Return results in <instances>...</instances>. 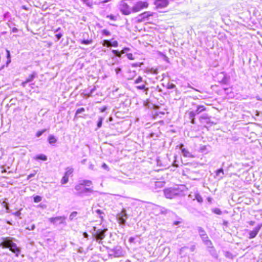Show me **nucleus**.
I'll list each match as a JSON object with an SVG mask.
<instances>
[{
	"instance_id": "nucleus-20",
	"label": "nucleus",
	"mask_w": 262,
	"mask_h": 262,
	"mask_svg": "<svg viewBox=\"0 0 262 262\" xmlns=\"http://www.w3.org/2000/svg\"><path fill=\"white\" fill-rule=\"evenodd\" d=\"M193 200H196L199 203H202L203 201L202 197L197 191L194 192V198Z\"/></svg>"
},
{
	"instance_id": "nucleus-17",
	"label": "nucleus",
	"mask_w": 262,
	"mask_h": 262,
	"mask_svg": "<svg viewBox=\"0 0 262 262\" xmlns=\"http://www.w3.org/2000/svg\"><path fill=\"white\" fill-rule=\"evenodd\" d=\"M201 120H204L207 123H211L210 117L207 114H204L200 116Z\"/></svg>"
},
{
	"instance_id": "nucleus-48",
	"label": "nucleus",
	"mask_w": 262,
	"mask_h": 262,
	"mask_svg": "<svg viewBox=\"0 0 262 262\" xmlns=\"http://www.w3.org/2000/svg\"><path fill=\"white\" fill-rule=\"evenodd\" d=\"M150 73H151L152 74H158V70H157V69H154L153 68H151L150 70Z\"/></svg>"
},
{
	"instance_id": "nucleus-32",
	"label": "nucleus",
	"mask_w": 262,
	"mask_h": 262,
	"mask_svg": "<svg viewBox=\"0 0 262 262\" xmlns=\"http://www.w3.org/2000/svg\"><path fill=\"white\" fill-rule=\"evenodd\" d=\"M113 39L110 40V46H112L114 47H117L118 46V42L116 40H112Z\"/></svg>"
},
{
	"instance_id": "nucleus-62",
	"label": "nucleus",
	"mask_w": 262,
	"mask_h": 262,
	"mask_svg": "<svg viewBox=\"0 0 262 262\" xmlns=\"http://www.w3.org/2000/svg\"><path fill=\"white\" fill-rule=\"evenodd\" d=\"M195 249V246L194 245L191 246L190 248V250L191 251H193Z\"/></svg>"
},
{
	"instance_id": "nucleus-49",
	"label": "nucleus",
	"mask_w": 262,
	"mask_h": 262,
	"mask_svg": "<svg viewBox=\"0 0 262 262\" xmlns=\"http://www.w3.org/2000/svg\"><path fill=\"white\" fill-rule=\"evenodd\" d=\"M201 237L203 242L206 241V239H209L208 235L207 234H205V236H201Z\"/></svg>"
},
{
	"instance_id": "nucleus-18",
	"label": "nucleus",
	"mask_w": 262,
	"mask_h": 262,
	"mask_svg": "<svg viewBox=\"0 0 262 262\" xmlns=\"http://www.w3.org/2000/svg\"><path fill=\"white\" fill-rule=\"evenodd\" d=\"M37 73L36 72H33L31 74H30L28 78L26 79L27 82H32L34 78L37 77Z\"/></svg>"
},
{
	"instance_id": "nucleus-40",
	"label": "nucleus",
	"mask_w": 262,
	"mask_h": 262,
	"mask_svg": "<svg viewBox=\"0 0 262 262\" xmlns=\"http://www.w3.org/2000/svg\"><path fill=\"white\" fill-rule=\"evenodd\" d=\"M46 129H42L41 130H39L38 131L36 134V136L37 137H40L45 132H46Z\"/></svg>"
},
{
	"instance_id": "nucleus-21",
	"label": "nucleus",
	"mask_w": 262,
	"mask_h": 262,
	"mask_svg": "<svg viewBox=\"0 0 262 262\" xmlns=\"http://www.w3.org/2000/svg\"><path fill=\"white\" fill-rule=\"evenodd\" d=\"M35 159L36 160H41L43 161H46L47 160V157L46 155L43 154H39L37 155L35 157Z\"/></svg>"
},
{
	"instance_id": "nucleus-36",
	"label": "nucleus",
	"mask_w": 262,
	"mask_h": 262,
	"mask_svg": "<svg viewBox=\"0 0 262 262\" xmlns=\"http://www.w3.org/2000/svg\"><path fill=\"white\" fill-rule=\"evenodd\" d=\"M110 40H104L102 42V46L104 47H110Z\"/></svg>"
},
{
	"instance_id": "nucleus-57",
	"label": "nucleus",
	"mask_w": 262,
	"mask_h": 262,
	"mask_svg": "<svg viewBox=\"0 0 262 262\" xmlns=\"http://www.w3.org/2000/svg\"><path fill=\"white\" fill-rule=\"evenodd\" d=\"M121 71V69L120 68H117L116 69H115V72L116 73V74H118L119 72H120Z\"/></svg>"
},
{
	"instance_id": "nucleus-41",
	"label": "nucleus",
	"mask_w": 262,
	"mask_h": 262,
	"mask_svg": "<svg viewBox=\"0 0 262 262\" xmlns=\"http://www.w3.org/2000/svg\"><path fill=\"white\" fill-rule=\"evenodd\" d=\"M102 33L103 35L107 36L111 35L110 32L106 29H104V30H102Z\"/></svg>"
},
{
	"instance_id": "nucleus-23",
	"label": "nucleus",
	"mask_w": 262,
	"mask_h": 262,
	"mask_svg": "<svg viewBox=\"0 0 262 262\" xmlns=\"http://www.w3.org/2000/svg\"><path fill=\"white\" fill-rule=\"evenodd\" d=\"M224 175V171L222 168L219 169L216 171V176L219 177L220 179L223 178Z\"/></svg>"
},
{
	"instance_id": "nucleus-15",
	"label": "nucleus",
	"mask_w": 262,
	"mask_h": 262,
	"mask_svg": "<svg viewBox=\"0 0 262 262\" xmlns=\"http://www.w3.org/2000/svg\"><path fill=\"white\" fill-rule=\"evenodd\" d=\"M184 145L181 144L180 145V149H181L182 153L183 155V156L185 157H192V156L190 152H189L187 149L183 148Z\"/></svg>"
},
{
	"instance_id": "nucleus-7",
	"label": "nucleus",
	"mask_w": 262,
	"mask_h": 262,
	"mask_svg": "<svg viewBox=\"0 0 262 262\" xmlns=\"http://www.w3.org/2000/svg\"><path fill=\"white\" fill-rule=\"evenodd\" d=\"M84 185L82 184L81 181H80L78 184L75 186V189L77 191L78 194L82 195L93 191L91 189L84 188Z\"/></svg>"
},
{
	"instance_id": "nucleus-9",
	"label": "nucleus",
	"mask_w": 262,
	"mask_h": 262,
	"mask_svg": "<svg viewBox=\"0 0 262 262\" xmlns=\"http://www.w3.org/2000/svg\"><path fill=\"white\" fill-rule=\"evenodd\" d=\"M152 15L153 13L149 11H146L139 14L137 17V19L139 22L147 21L148 20L149 17L152 16Z\"/></svg>"
},
{
	"instance_id": "nucleus-58",
	"label": "nucleus",
	"mask_w": 262,
	"mask_h": 262,
	"mask_svg": "<svg viewBox=\"0 0 262 262\" xmlns=\"http://www.w3.org/2000/svg\"><path fill=\"white\" fill-rule=\"evenodd\" d=\"M141 63H136L132 64V67H140Z\"/></svg>"
},
{
	"instance_id": "nucleus-2",
	"label": "nucleus",
	"mask_w": 262,
	"mask_h": 262,
	"mask_svg": "<svg viewBox=\"0 0 262 262\" xmlns=\"http://www.w3.org/2000/svg\"><path fill=\"white\" fill-rule=\"evenodd\" d=\"M132 2L130 0H122L119 4V9L122 14L127 15L133 12V9L130 7Z\"/></svg>"
},
{
	"instance_id": "nucleus-63",
	"label": "nucleus",
	"mask_w": 262,
	"mask_h": 262,
	"mask_svg": "<svg viewBox=\"0 0 262 262\" xmlns=\"http://www.w3.org/2000/svg\"><path fill=\"white\" fill-rule=\"evenodd\" d=\"M96 211L97 213L99 215H101L102 213V211L100 209H97Z\"/></svg>"
},
{
	"instance_id": "nucleus-6",
	"label": "nucleus",
	"mask_w": 262,
	"mask_h": 262,
	"mask_svg": "<svg viewBox=\"0 0 262 262\" xmlns=\"http://www.w3.org/2000/svg\"><path fill=\"white\" fill-rule=\"evenodd\" d=\"M108 255L111 256L118 257L123 255L122 248L120 246H116L113 249H109L108 251Z\"/></svg>"
},
{
	"instance_id": "nucleus-35",
	"label": "nucleus",
	"mask_w": 262,
	"mask_h": 262,
	"mask_svg": "<svg viewBox=\"0 0 262 262\" xmlns=\"http://www.w3.org/2000/svg\"><path fill=\"white\" fill-rule=\"evenodd\" d=\"M112 52L116 56H117L118 57H121V52L119 51L118 50H113Z\"/></svg>"
},
{
	"instance_id": "nucleus-24",
	"label": "nucleus",
	"mask_w": 262,
	"mask_h": 262,
	"mask_svg": "<svg viewBox=\"0 0 262 262\" xmlns=\"http://www.w3.org/2000/svg\"><path fill=\"white\" fill-rule=\"evenodd\" d=\"M73 172V168L71 167H68L66 169V171L65 172L64 175L67 176V177H69L70 175L72 174Z\"/></svg>"
},
{
	"instance_id": "nucleus-50",
	"label": "nucleus",
	"mask_w": 262,
	"mask_h": 262,
	"mask_svg": "<svg viewBox=\"0 0 262 262\" xmlns=\"http://www.w3.org/2000/svg\"><path fill=\"white\" fill-rule=\"evenodd\" d=\"M6 53H7V59L11 58V54L10 52L8 50H6Z\"/></svg>"
},
{
	"instance_id": "nucleus-51",
	"label": "nucleus",
	"mask_w": 262,
	"mask_h": 262,
	"mask_svg": "<svg viewBox=\"0 0 262 262\" xmlns=\"http://www.w3.org/2000/svg\"><path fill=\"white\" fill-rule=\"evenodd\" d=\"M102 167L104 169H106L107 170H108V166L105 164V163H103L102 165Z\"/></svg>"
},
{
	"instance_id": "nucleus-61",
	"label": "nucleus",
	"mask_w": 262,
	"mask_h": 262,
	"mask_svg": "<svg viewBox=\"0 0 262 262\" xmlns=\"http://www.w3.org/2000/svg\"><path fill=\"white\" fill-rule=\"evenodd\" d=\"M28 82H27L26 80L23 81L22 83H21V85L23 86V87H25L27 83H28Z\"/></svg>"
},
{
	"instance_id": "nucleus-16",
	"label": "nucleus",
	"mask_w": 262,
	"mask_h": 262,
	"mask_svg": "<svg viewBox=\"0 0 262 262\" xmlns=\"http://www.w3.org/2000/svg\"><path fill=\"white\" fill-rule=\"evenodd\" d=\"M206 110L207 109L205 106L199 105L196 106V109L195 111H193V112L195 113L196 115H198Z\"/></svg>"
},
{
	"instance_id": "nucleus-59",
	"label": "nucleus",
	"mask_w": 262,
	"mask_h": 262,
	"mask_svg": "<svg viewBox=\"0 0 262 262\" xmlns=\"http://www.w3.org/2000/svg\"><path fill=\"white\" fill-rule=\"evenodd\" d=\"M106 107L105 106L102 107V108H101L100 110V111L101 112H104L106 110Z\"/></svg>"
},
{
	"instance_id": "nucleus-39",
	"label": "nucleus",
	"mask_w": 262,
	"mask_h": 262,
	"mask_svg": "<svg viewBox=\"0 0 262 262\" xmlns=\"http://www.w3.org/2000/svg\"><path fill=\"white\" fill-rule=\"evenodd\" d=\"M196 115L193 112V111H190L189 113V119H194Z\"/></svg>"
},
{
	"instance_id": "nucleus-30",
	"label": "nucleus",
	"mask_w": 262,
	"mask_h": 262,
	"mask_svg": "<svg viewBox=\"0 0 262 262\" xmlns=\"http://www.w3.org/2000/svg\"><path fill=\"white\" fill-rule=\"evenodd\" d=\"M212 211L213 213L216 214L221 215L222 213V211L218 208H213Z\"/></svg>"
},
{
	"instance_id": "nucleus-10",
	"label": "nucleus",
	"mask_w": 262,
	"mask_h": 262,
	"mask_svg": "<svg viewBox=\"0 0 262 262\" xmlns=\"http://www.w3.org/2000/svg\"><path fill=\"white\" fill-rule=\"evenodd\" d=\"M66 218L63 216H57L55 217H51L49 219L50 222L56 225L65 224Z\"/></svg>"
},
{
	"instance_id": "nucleus-38",
	"label": "nucleus",
	"mask_w": 262,
	"mask_h": 262,
	"mask_svg": "<svg viewBox=\"0 0 262 262\" xmlns=\"http://www.w3.org/2000/svg\"><path fill=\"white\" fill-rule=\"evenodd\" d=\"M41 197L39 195H36L34 197V202L35 203H39L41 201Z\"/></svg>"
},
{
	"instance_id": "nucleus-5",
	"label": "nucleus",
	"mask_w": 262,
	"mask_h": 262,
	"mask_svg": "<svg viewBox=\"0 0 262 262\" xmlns=\"http://www.w3.org/2000/svg\"><path fill=\"white\" fill-rule=\"evenodd\" d=\"M148 4L146 2L143 1H138L136 2L133 6L132 7L133 9L132 13H136L140 11L142 9L144 8H146L148 7Z\"/></svg>"
},
{
	"instance_id": "nucleus-11",
	"label": "nucleus",
	"mask_w": 262,
	"mask_h": 262,
	"mask_svg": "<svg viewBox=\"0 0 262 262\" xmlns=\"http://www.w3.org/2000/svg\"><path fill=\"white\" fill-rule=\"evenodd\" d=\"M261 227L262 224H258L257 226L254 227L252 230L250 231L249 232V238L252 239L255 237Z\"/></svg>"
},
{
	"instance_id": "nucleus-56",
	"label": "nucleus",
	"mask_w": 262,
	"mask_h": 262,
	"mask_svg": "<svg viewBox=\"0 0 262 262\" xmlns=\"http://www.w3.org/2000/svg\"><path fill=\"white\" fill-rule=\"evenodd\" d=\"M107 17L109 18L110 19H111V20H115V16H114L113 15H108L107 16Z\"/></svg>"
},
{
	"instance_id": "nucleus-14",
	"label": "nucleus",
	"mask_w": 262,
	"mask_h": 262,
	"mask_svg": "<svg viewBox=\"0 0 262 262\" xmlns=\"http://www.w3.org/2000/svg\"><path fill=\"white\" fill-rule=\"evenodd\" d=\"M146 81H144L143 83L138 84L136 86V88L138 90H143L145 92V93L147 94L149 89L148 88L146 87Z\"/></svg>"
},
{
	"instance_id": "nucleus-31",
	"label": "nucleus",
	"mask_w": 262,
	"mask_h": 262,
	"mask_svg": "<svg viewBox=\"0 0 262 262\" xmlns=\"http://www.w3.org/2000/svg\"><path fill=\"white\" fill-rule=\"evenodd\" d=\"M77 215V212L76 211H73L72 212L69 216L70 220L72 221L74 220Z\"/></svg>"
},
{
	"instance_id": "nucleus-4",
	"label": "nucleus",
	"mask_w": 262,
	"mask_h": 262,
	"mask_svg": "<svg viewBox=\"0 0 262 262\" xmlns=\"http://www.w3.org/2000/svg\"><path fill=\"white\" fill-rule=\"evenodd\" d=\"M181 191L178 188H168L165 189L164 193L165 197L167 199H173L180 195Z\"/></svg>"
},
{
	"instance_id": "nucleus-60",
	"label": "nucleus",
	"mask_w": 262,
	"mask_h": 262,
	"mask_svg": "<svg viewBox=\"0 0 262 262\" xmlns=\"http://www.w3.org/2000/svg\"><path fill=\"white\" fill-rule=\"evenodd\" d=\"M1 169H2V173H5L6 172V169L4 168V166H2L1 167Z\"/></svg>"
},
{
	"instance_id": "nucleus-1",
	"label": "nucleus",
	"mask_w": 262,
	"mask_h": 262,
	"mask_svg": "<svg viewBox=\"0 0 262 262\" xmlns=\"http://www.w3.org/2000/svg\"><path fill=\"white\" fill-rule=\"evenodd\" d=\"M12 239V238L9 237H2L0 246L4 248H9L10 251L18 255L20 253V249L16 244L13 242Z\"/></svg>"
},
{
	"instance_id": "nucleus-37",
	"label": "nucleus",
	"mask_w": 262,
	"mask_h": 262,
	"mask_svg": "<svg viewBox=\"0 0 262 262\" xmlns=\"http://www.w3.org/2000/svg\"><path fill=\"white\" fill-rule=\"evenodd\" d=\"M200 151L204 154H206L208 152L207 150V146L205 145H203L200 147Z\"/></svg>"
},
{
	"instance_id": "nucleus-26",
	"label": "nucleus",
	"mask_w": 262,
	"mask_h": 262,
	"mask_svg": "<svg viewBox=\"0 0 262 262\" xmlns=\"http://www.w3.org/2000/svg\"><path fill=\"white\" fill-rule=\"evenodd\" d=\"M84 186L90 187L92 185V181L90 180H82L80 181Z\"/></svg>"
},
{
	"instance_id": "nucleus-53",
	"label": "nucleus",
	"mask_w": 262,
	"mask_h": 262,
	"mask_svg": "<svg viewBox=\"0 0 262 262\" xmlns=\"http://www.w3.org/2000/svg\"><path fill=\"white\" fill-rule=\"evenodd\" d=\"M35 173H31V174H29V175H28V178H27L28 180L30 179H31V178H32V177H34L35 176Z\"/></svg>"
},
{
	"instance_id": "nucleus-47",
	"label": "nucleus",
	"mask_w": 262,
	"mask_h": 262,
	"mask_svg": "<svg viewBox=\"0 0 262 262\" xmlns=\"http://www.w3.org/2000/svg\"><path fill=\"white\" fill-rule=\"evenodd\" d=\"M95 91V88L94 87V88L90 90V93L89 94H88V95H87V97H90L91 96L92 94L94 93V92Z\"/></svg>"
},
{
	"instance_id": "nucleus-25",
	"label": "nucleus",
	"mask_w": 262,
	"mask_h": 262,
	"mask_svg": "<svg viewBox=\"0 0 262 262\" xmlns=\"http://www.w3.org/2000/svg\"><path fill=\"white\" fill-rule=\"evenodd\" d=\"M203 243L208 248H212L213 249L212 243L210 239H206Z\"/></svg>"
},
{
	"instance_id": "nucleus-3",
	"label": "nucleus",
	"mask_w": 262,
	"mask_h": 262,
	"mask_svg": "<svg viewBox=\"0 0 262 262\" xmlns=\"http://www.w3.org/2000/svg\"><path fill=\"white\" fill-rule=\"evenodd\" d=\"M107 230V229H97L96 227H93L92 233L96 241L98 242L99 244H101L102 243V240L105 237V233Z\"/></svg>"
},
{
	"instance_id": "nucleus-22",
	"label": "nucleus",
	"mask_w": 262,
	"mask_h": 262,
	"mask_svg": "<svg viewBox=\"0 0 262 262\" xmlns=\"http://www.w3.org/2000/svg\"><path fill=\"white\" fill-rule=\"evenodd\" d=\"M145 81L143 80V78L141 76H138L134 82V83L135 84H140L141 83H143Z\"/></svg>"
},
{
	"instance_id": "nucleus-34",
	"label": "nucleus",
	"mask_w": 262,
	"mask_h": 262,
	"mask_svg": "<svg viewBox=\"0 0 262 262\" xmlns=\"http://www.w3.org/2000/svg\"><path fill=\"white\" fill-rule=\"evenodd\" d=\"M84 111H85V109L83 107H81V108H78L76 111L75 115L77 116L79 114L84 112Z\"/></svg>"
},
{
	"instance_id": "nucleus-52",
	"label": "nucleus",
	"mask_w": 262,
	"mask_h": 262,
	"mask_svg": "<svg viewBox=\"0 0 262 262\" xmlns=\"http://www.w3.org/2000/svg\"><path fill=\"white\" fill-rule=\"evenodd\" d=\"M135 237H129L128 241L130 243H135Z\"/></svg>"
},
{
	"instance_id": "nucleus-45",
	"label": "nucleus",
	"mask_w": 262,
	"mask_h": 262,
	"mask_svg": "<svg viewBox=\"0 0 262 262\" xmlns=\"http://www.w3.org/2000/svg\"><path fill=\"white\" fill-rule=\"evenodd\" d=\"M130 49L129 48H127V47H125V48H124L120 52H121V54H124L125 53H126L127 51H129Z\"/></svg>"
},
{
	"instance_id": "nucleus-46",
	"label": "nucleus",
	"mask_w": 262,
	"mask_h": 262,
	"mask_svg": "<svg viewBox=\"0 0 262 262\" xmlns=\"http://www.w3.org/2000/svg\"><path fill=\"white\" fill-rule=\"evenodd\" d=\"M35 228V225H32L30 227H28L26 228V229L27 230H34V229Z\"/></svg>"
},
{
	"instance_id": "nucleus-55",
	"label": "nucleus",
	"mask_w": 262,
	"mask_h": 262,
	"mask_svg": "<svg viewBox=\"0 0 262 262\" xmlns=\"http://www.w3.org/2000/svg\"><path fill=\"white\" fill-rule=\"evenodd\" d=\"M210 249H211L210 250V253H211L212 255H214L215 254V250H214V248L213 247V249H212V248H210Z\"/></svg>"
},
{
	"instance_id": "nucleus-19",
	"label": "nucleus",
	"mask_w": 262,
	"mask_h": 262,
	"mask_svg": "<svg viewBox=\"0 0 262 262\" xmlns=\"http://www.w3.org/2000/svg\"><path fill=\"white\" fill-rule=\"evenodd\" d=\"M49 143L52 145H54L57 142V139L53 135H50L48 137Z\"/></svg>"
},
{
	"instance_id": "nucleus-64",
	"label": "nucleus",
	"mask_w": 262,
	"mask_h": 262,
	"mask_svg": "<svg viewBox=\"0 0 262 262\" xmlns=\"http://www.w3.org/2000/svg\"><path fill=\"white\" fill-rule=\"evenodd\" d=\"M223 224L224 226H227L228 224V222L227 221L224 220Z\"/></svg>"
},
{
	"instance_id": "nucleus-8",
	"label": "nucleus",
	"mask_w": 262,
	"mask_h": 262,
	"mask_svg": "<svg viewBox=\"0 0 262 262\" xmlns=\"http://www.w3.org/2000/svg\"><path fill=\"white\" fill-rule=\"evenodd\" d=\"M117 218L120 225L123 226L126 223V220L127 218V215L126 213V210L123 209L121 212L117 214Z\"/></svg>"
},
{
	"instance_id": "nucleus-12",
	"label": "nucleus",
	"mask_w": 262,
	"mask_h": 262,
	"mask_svg": "<svg viewBox=\"0 0 262 262\" xmlns=\"http://www.w3.org/2000/svg\"><path fill=\"white\" fill-rule=\"evenodd\" d=\"M168 4V0H155V5L157 8H163L166 7Z\"/></svg>"
},
{
	"instance_id": "nucleus-29",
	"label": "nucleus",
	"mask_w": 262,
	"mask_h": 262,
	"mask_svg": "<svg viewBox=\"0 0 262 262\" xmlns=\"http://www.w3.org/2000/svg\"><path fill=\"white\" fill-rule=\"evenodd\" d=\"M93 42V40L92 39H83L80 41V43L84 45H90Z\"/></svg>"
},
{
	"instance_id": "nucleus-27",
	"label": "nucleus",
	"mask_w": 262,
	"mask_h": 262,
	"mask_svg": "<svg viewBox=\"0 0 262 262\" xmlns=\"http://www.w3.org/2000/svg\"><path fill=\"white\" fill-rule=\"evenodd\" d=\"M103 119H104L103 117H99L98 121L97 124V127L98 128H100L102 126V122H103Z\"/></svg>"
},
{
	"instance_id": "nucleus-43",
	"label": "nucleus",
	"mask_w": 262,
	"mask_h": 262,
	"mask_svg": "<svg viewBox=\"0 0 262 262\" xmlns=\"http://www.w3.org/2000/svg\"><path fill=\"white\" fill-rule=\"evenodd\" d=\"M13 214L16 216L19 217L20 215H21V209L13 213Z\"/></svg>"
},
{
	"instance_id": "nucleus-13",
	"label": "nucleus",
	"mask_w": 262,
	"mask_h": 262,
	"mask_svg": "<svg viewBox=\"0 0 262 262\" xmlns=\"http://www.w3.org/2000/svg\"><path fill=\"white\" fill-rule=\"evenodd\" d=\"M55 34V36L57 39V41L61 39L63 35V32L61 28L58 27L57 29L53 30Z\"/></svg>"
},
{
	"instance_id": "nucleus-54",
	"label": "nucleus",
	"mask_w": 262,
	"mask_h": 262,
	"mask_svg": "<svg viewBox=\"0 0 262 262\" xmlns=\"http://www.w3.org/2000/svg\"><path fill=\"white\" fill-rule=\"evenodd\" d=\"M18 30L15 27L12 28V30H11V31L13 33H17L18 32Z\"/></svg>"
},
{
	"instance_id": "nucleus-33",
	"label": "nucleus",
	"mask_w": 262,
	"mask_h": 262,
	"mask_svg": "<svg viewBox=\"0 0 262 262\" xmlns=\"http://www.w3.org/2000/svg\"><path fill=\"white\" fill-rule=\"evenodd\" d=\"M68 181H69V177H67V176L64 175L62 177L61 182L62 184H66L68 182Z\"/></svg>"
},
{
	"instance_id": "nucleus-44",
	"label": "nucleus",
	"mask_w": 262,
	"mask_h": 262,
	"mask_svg": "<svg viewBox=\"0 0 262 262\" xmlns=\"http://www.w3.org/2000/svg\"><path fill=\"white\" fill-rule=\"evenodd\" d=\"M126 56L127 57L128 59H130V60H134V57H133V55L132 53H127L126 54Z\"/></svg>"
},
{
	"instance_id": "nucleus-42",
	"label": "nucleus",
	"mask_w": 262,
	"mask_h": 262,
	"mask_svg": "<svg viewBox=\"0 0 262 262\" xmlns=\"http://www.w3.org/2000/svg\"><path fill=\"white\" fill-rule=\"evenodd\" d=\"M81 1L88 6H91L92 4V3L91 0H81Z\"/></svg>"
},
{
	"instance_id": "nucleus-28",
	"label": "nucleus",
	"mask_w": 262,
	"mask_h": 262,
	"mask_svg": "<svg viewBox=\"0 0 262 262\" xmlns=\"http://www.w3.org/2000/svg\"><path fill=\"white\" fill-rule=\"evenodd\" d=\"M198 230L200 236H205V234H207L206 232L202 227H198Z\"/></svg>"
}]
</instances>
